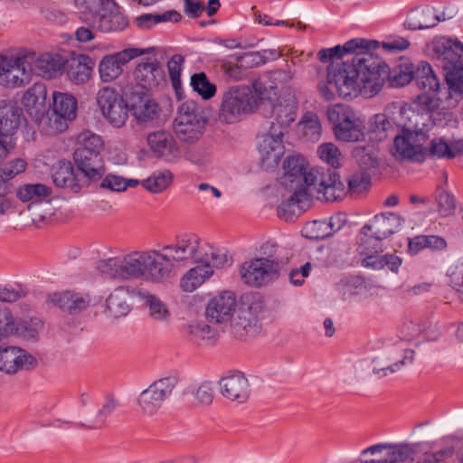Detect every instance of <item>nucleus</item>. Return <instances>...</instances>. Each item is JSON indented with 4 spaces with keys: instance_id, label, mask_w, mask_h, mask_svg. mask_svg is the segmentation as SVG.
Wrapping results in <instances>:
<instances>
[{
    "instance_id": "23",
    "label": "nucleus",
    "mask_w": 463,
    "mask_h": 463,
    "mask_svg": "<svg viewBox=\"0 0 463 463\" xmlns=\"http://www.w3.org/2000/svg\"><path fill=\"white\" fill-rule=\"evenodd\" d=\"M297 118V102L291 99L273 106L269 130L276 129L284 136L288 128Z\"/></svg>"
},
{
    "instance_id": "34",
    "label": "nucleus",
    "mask_w": 463,
    "mask_h": 463,
    "mask_svg": "<svg viewBox=\"0 0 463 463\" xmlns=\"http://www.w3.org/2000/svg\"><path fill=\"white\" fill-rule=\"evenodd\" d=\"M213 273L209 267L197 265L182 276L179 286L183 291L191 293L203 285Z\"/></svg>"
},
{
    "instance_id": "50",
    "label": "nucleus",
    "mask_w": 463,
    "mask_h": 463,
    "mask_svg": "<svg viewBox=\"0 0 463 463\" xmlns=\"http://www.w3.org/2000/svg\"><path fill=\"white\" fill-rule=\"evenodd\" d=\"M173 181V175L169 170L154 173L151 176L142 182L145 189L153 194H159L165 191Z\"/></svg>"
},
{
    "instance_id": "56",
    "label": "nucleus",
    "mask_w": 463,
    "mask_h": 463,
    "mask_svg": "<svg viewBox=\"0 0 463 463\" xmlns=\"http://www.w3.org/2000/svg\"><path fill=\"white\" fill-rule=\"evenodd\" d=\"M388 152L399 162L405 161V130L393 131L389 137Z\"/></svg>"
},
{
    "instance_id": "37",
    "label": "nucleus",
    "mask_w": 463,
    "mask_h": 463,
    "mask_svg": "<svg viewBox=\"0 0 463 463\" xmlns=\"http://www.w3.org/2000/svg\"><path fill=\"white\" fill-rule=\"evenodd\" d=\"M93 67V60L88 55L80 54L71 61L68 71L69 77L77 84L85 83L90 79Z\"/></svg>"
},
{
    "instance_id": "30",
    "label": "nucleus",
    "mask_w": 463,
    "mask_h": 463,
    "mask_svg": "<svg viewBox=\"0 0 463 463\" xmlns=\"http://www.w3.org/2000/svg\"><path fill=\"white\" fill-rule=\"evenodd\" d=\"M53 183L62 188H69L77 193L83 186L85 181H81L75 174L71 162H60L52 173Z\"/></svg>"
},
{
    "instance_id": "39",
    "label": "nucleus",
    "mask_w": 463,
    "mask_h": 463,
    "mask_svg": "<svg viewBox=\"0 0 463 463\" xmlns=\"http://www.w3.org/2000/svg\"><path fill=\"white\" fill-rule=\"evenodd\" d=\"M52 189L43 184H25L19 186L15 191L16 197L24 202L37 203L43 199L50 196Z\"/></svg>"
},
{
    "instance_id": "28",
    "label": "nucleus",
    "mask_w": 463,
    "mask_h": 463,
    "mask_svg": "<svg viewBox=\"0 0 463 463\" xmlns=\"http://www.w3.org/2000/svg\"><path fill=\"white\" fill-rule=\"evenodd\" d=\"M21 122V115L14 107H6L0 110V139L10 141L16 146V132Z\"/></svg>"
},
{
    "instance_id": "1",
    "label": "nucleus",
    "mask_w": 463,
    "mask_h": 463,
    "mask_svg": "<svg viewBox=\"0 0 463 463\" xmlns=\"http://www.w3.org/2000/svg\"><path fill=\"white\" fill-rule=\"evenodd\" d=\"M190 259L211 269L229 264L225 251L208 245L200 246L197 238L189 235L158 250H136L102 260L98 263V269L104 276L115 279H140L162 284L172 277L182 262Z\"/></svg>"
},
{
    "instance_id": "25",
    "label": "nucleus",
    "mask_w": 463,
    "mask_h": 463,
    "mask_svg": "<svg viewBox=\"0 0 463 463\" xmlns=\"http://www.w3.org/2000/svg\"><path fill=\"white\" fill-rule=\"evenodd\" d=\"M344 225L339 215L332 216L327 220H319L307 222L302 229V234L310 240H323L338 232Z\"/></svg>"
},
{
    "instance_id": "40",
    "label": "nucleus",
    "mask_w": 463,
    "mask_h": 463,
    "mask_svg": "<svg viewBox=\"0 0 463 463\" xmlns=\"http://www.w3.org/2000/svg\"><path fill=\"white\" fill-rule=\"evenodd\" d=\"M445 14L436 15L429 9L411 10L409 28L411 30L427 29L435 26L439 21H445Z\"/></svg>"
},
{
    "instance_id": "15",
    "label": "nucleus",
    "mask_w": 463,
    "mask_h": 463,
    "mask_svg": "<svg viewBox=\"0 0 463 463\" xmlns=\"http://www.w3.org/2000/svg\"><path fill=\"white\" fill-rule=\"evenodd\" d=\"M402 222L403 218L393 213L376 215L369 223L362 227L360 236L371 238L382 243L383 240L401 230Z\"/></svg>"
},
{
    "instance_id": "38",
    "label": "nucleus",
    "mask_w": 463,
    "mask_h": 463,
    "mask_svg": "<svg viewBox=\"0 0 463 463\" xmlns=\"http://www.w3.org/2000/svg\"><path fill=\"white\" fill-rule=\"evenodd\" d=\"M147 142L150 148L157 154L158 156L168 157L175 150V143L166 131H156L147 136Z\"/></svg>"
},
{
    "instance_id": "49",
    "label": "nucleus",
    "mask_w": 463,
    "mask_h": 463,
    "mask_svg": "<svg viewBox=\"0 0 463 463\" xmlns=\"http://www.w3.org/2000/svg\"><path fill=\"white\" fill-rule=\"evenodd\" d=\"M188 335L198 345H213L215 341L216 331L203 322H192L188 326Z\"/></svg>"
},
{
    "instance_id": "19",
    "label": "nucleus",
    "mask_w": 463,
    "mask_h": 463,
    "mask_svg": "<svg viewBox=\"0 0 463 463\" xmlns=\"http://www.w3.org/2000/svg\"><path fill=\"white\" fill-rule=\"evenodd\" d=\"M219 389L224 398L239 403L245 402L250 392L248 379L240 372L221 378Z\"/></svg>"
},
{
    "instance_id": "55",
    "label": "nucleus",
    "mask_w": 463,
    "mask_h": 463,
    "mask_svg": "<svg viewBox=\"0 0 463 463\" xmlns=\"http://www.w3.org/2000/svg\"><path fill=\"white\" fill-rule=\"evenodd\" d=\"M317 155L319 158L333 166L338 168L341 165L343 158L342 153L338 146L334 143H323L317 148Z\"/></svg>"
},
{
    "instance_id": "6",
    "label": "nucleus",
    "mask_w": 463,
    "mask_h": 463,
    "mask_svg": "<svg viewBox=\"0 0 463 463\" xmlns=\"http://www.w3.org/2000/svg\"><path fill=\"white\" fill-rule=\"evenodd\" d=\"M52 102L45 114L38 118L40 126L51 133L62 132L76 118L77 99L68 92L53 91Z\"/></svg>"
},
{
    "instance_id": "31",
    "label": "nucleus",
    "mask_w": 463,
    "mask_h": 463,
    "mask_svg": "<svg viewBox=\"0 0 463 463\" xmlns=\"http://www.w3.org/2000/svg\"><path fill=\"white\" fill-rule=\"evenodd\" d=\"M327 118L333 126V131L346 125L364 120V118L353 108L335 104L327 109Z\"/></svg>"
},
{
    "instance_id": "12",
    "label": "nucleus",
    "mask_w": 463,
    "mask_h": 463,
    "mask_svg": "<svg viewBox=\"0 0 463 463\" xmlns=\"http://www.w3.org/2000/svg\"><path fill=\"white\" fill-rule=\"evenodd\" d=\"M154 48H128L120 52L105 55L99 63V73L103 82H111L123 72V66L131 60L151 52Z\"/></svg>"
},
{
    "instance_id": "48",
    "label": "nucleus",
    "mask_w": 463,
    "mask_h": 463,
    "mask_svg": "<svg viewBox=\"0 0 463 463\" xmlns=\"http://www.w3.org/2000/svg\"><path fill=\"white\" fill-rule=\"evenodd\" d=\"M364 120L346 125L343 128L334 130V136L337 141L344 143H355L363 141L365 138Z\"/></svg>"
},
{
    "instance_id": "59",
    "label": "nucleus",
    "mask_w": 463,
    "mask_h": 463,
    "mask_svg": "<svg viewBox=\"0 0 463 463\" xmlns=\"http://www.w3.org/2000/svg\"><path fill=\"white\" fill-rule=\"evenodd\" d=\"M432 156L439 158H454L456 153L451 149L449 144L443 138H434L430 143V148L428 149Z\"/></svg>"
},
{
    "instance_id": "20",
    "label": "nucleus",
    "mask_w": 463,
    "mask_h": 463,
    "mask_svg": "<svg viewBox=\"0 0 463 463\" xmlns=\"http://www.w3.org/2000/svg\"><path fill=\"white\" fill-rule=\"evenodd\" d=\"M34 364L35 359L20 347L9 346L0 349V372L6 374H15Z\"/></svg>"
},
{
    "instance_id": "46",
    "label": "nucleus",
    "mask_w": 463,
    "mask_h": 463,
    "mask_svg": "<svg viewBox=\"0 0 463 463\" xmlns=\"http://www.w3.org/2000/svg\"><path fill=\"white\" fill-rule=\"evenodd\" d=\"M247 313L243 312L241 308L236 311L234 317L231 321V327L233 335L238 337L246 335H254L261 329L260 324H252L251 321L246 318Z\"/></svg>"
},
{
    "instance_id": "57",
    "label": "nucleus",
    "mask_w": 463,
    "mask_h": 463,
    "mask_svg": "<svg viewBox=\"0 0 463 463\" xmlns=\"http://www.w3.org/2000/svg\"><path fill=\"white\" fill-rule=\"evenodd\" d=\"M193 396L198 405H210L213 399V384L212 382L204 381L193 391Z\"/></svg>"
},
{
    "instance_id": "21",
    "label": "nucleus",
    "mask_w": 463,
    "mask_h": 463,
    "mask_svg": "<svg viewBox=\"0 0 463 463\" xmlns=\"http://www.w3.org/2000/svg\"><path fill=\"white\" fill-rule=\"evenodd\" d=\"M48 301L63 312L73 315L87 309L90 305L91 298L88 294L65 290L51 294L48 297Z\"/></svg>"
},
{
    "instance_id": "51",
    "label": "nucleus",
    "mask_w": 463,
    "mask_h": 463,
    "mask_svg": "<svg viewBox=\"0 0 463 463\" xmlns=\"http://www.w3.org/2000/svg\"><path fill=\"white\" fill-rule=\"evenodd\" d=\"M239 308L247 314H251L260 321L265 309L264 299L258 293L245 294L241 298Z\"/></svg>"
},
{
    "instance_id": "43",
    "label": "nucleus",
    "mask_w": 463,
    "mask_h": 463,
    "mask_svg": "<svg viewBox=\"0 0 463 463\" xmlns=\"http://www.w3.org/2000/svg\"><path fill=\"white\" fill-rule=\"evenodd\" d=\"M392 128L388 124L385 116L377 113L372 116L367 122V134L375 142H382L389 137Z\"/></svg>"
},
{
    "instance_id": "60",
    "label": "nucleus",
    "mask_w": 463,
    "mask_h": 463,
    "mask_svg": "<svg viewBox=\"0 0 463 463\" xmlns=\"http://www.w3.org/2000/svg\"><path fill=\"white\" fill-rule=\"evenodd\" d=\"M18 323L9 310H0V338L16 334L19 331Z\"/></svg>"
},
{
    "instance_id": "17",
    "label": "nucleus",
    "mask_w": 463,
    "mask_h": 463,
    "mask_svg": "<svg viewBox=\"0 0 463 463\" xmlns=\"http://www.w3.org/2000/svg\"><path fill=\"white\" fill-rule=\"evenodd\" d=\"M236 307L235 294L232 291H222L208 302L205 315L211 323H224L232 318Z\"/></svg>"
},
{
    "instance_id": "7",
    "label": "nucleus",
    "mask_w": 463,
    "mask_h": 463,
    "mask_svg": "<svg viewBox=\"0 0 463 463\" xmlns=\"http://www.w3.org/2000/svg\"><path fill=\"white\" fill-rule=\"evenodd\" d=\"M205 125L206 119L203 109L194 102L188 100L180 106L174 121V129L182 142L190 144L202 137Z\"/></svg>"
},
{
    "instance_id": "52",
    "label": "nucleus",
    "mask_w": 463,
    "mask_h": 463,
    "mask_svg": "<svg viewBox=\"0 0 463 463\" xmlns=\"http://www.w3.org/2000/svg\"><path fill=\"white\" fill-rule=\"evenodd\" d=\"M303 135L310 141H317L321 136L320 120L315 113H306L298 124Z\"/></svg>"
},
{
    "instance_id": "11",
    "label": "nucleus",
    "mask_w": 463,
    "mask_h": 463,
    "mask_svg": "<svg viewBox=\"0 0 463 463\" xmlns=\"http://www.w3.org/2000/svg\"><path fill=\"white\" fill-rule=\"evenodd\" d=\"M97 104L103 117L115 128L123 127L128 118V106L123 97L111 87H103L97 93Z\"/></svg>"
},
{
    "instance_id": "8",
    "label": "nucleus",
    "mask_w": 463,
    "mask_h": 463,
    "mask_svg": "<svg viewBox=\"0 0 463 463\" xmlns=\"http://www.w3.org/2000/svg\"><path fill=\"white\" fill-rule=\"evenodd\" d=\"M361 257V265L364 268L379 270L385 266L392 272H397L402 264V258L392 254L381 255L383 251L382 243L371 238L359 236L356 249Z\"/></svg>"
},
{
    "instance_id": "63",
    "label": "nucleus",
    "mask_w": 463,
    "mask_h": 463,
    "mask_svg": "<svg viewBox=\"0 0 463 463\" xmlns=\"http://www.w3.org/2000/svg\"><path fill=\"white\" fill-rule=\"evenodd\" d=\"M438 212L441 216L450 215L455 209L454 198L449 193L441 190L437 196Z\"/></svg>"
},
{
    "instance_id": "64",
    "label": "nucleus",
    "mask_w": 463,
    "mask_h": 463,
    "mask_svg": "<svg viewBox=\"0 0 463 463\" xmlns=\"http://www.w3.org/2000/svg\"><path fill=\"white\" fill-rule=\"evenodd\" d=\"M370 181L371 174L361 171L351 175L348 180V186L353 192L360 193L367 188Z\"/></svg>"
},
{
    "instance_id": "36",
    "label": "nucleus",
    "mask_w": 463,
    "mask_h": 463,
    "mask_svg": "<svg viewBox=\"0 0 463 463\" xmlns=\"http://www.w3.org/2000/svg\"><path fill=\"white\" fill-rule=\"evenodd\" d=\"M445 270L450 286L463 301V253L452 255L446 262Z\"/></svg>"
},
{
    "instance_id": "54",
    "label": "nucleus",
    "mask_w": 463,
    "mask_h": 463,
    "mask_svg": "<svg viewBox=\"0 0 463 463\" xmlns=\"http://www.w3.org/2000/svg\"><path fill=\"white\" fill-rule=\"evenodd\" d=\"M77 143L79 145L77 149L99 154L103 149V140L101 137L90 130H84L80 133L77 137Z\"/></svg>"
},
{
    "instance_id": "27",
    "label": "nucleus",
    "mask_w": 463,
    "mask_h": 463,
    "mask_svg": "<svg viewBox=\"0 0 463 463\" xmlns=\"http://www.w3.org/2000/svg\"><path fill=\"white\" fill-rule=\"evenodd\" d=\"M128 25V21L127 17L115 4V6L108 7L107 11H102L90 26L96 27L104 33H111L122 31Z\"/></svg>"
},
{
    "instance_id": "10",
    "label": "nucleus",
    "mask_w": 463,
    "mask_h": 463,
    "mask_svg": "<svg viewBox=\"0 0 463 463\" xmlns=\"http://www.w3.org/2000/svg\"><path fill=\"white\" fill-rule=\"evenodd\" d=\"M177 383V377L167 376L151 383L138 396L137 402L141 411L148 415L156 413L172 395Z\"/></svg>"
},
{
    "instance_id": "3",
    "label": "nucleus",
    "mask_w": 463,
    "mask_h": 463,
    "mask_svg": "<svg viewBox=\"0 0 463 463\" xmlns=\"http://www.w3.org/2000/svg\"><path fill=\"white\" fill-rule=\"evenodd\" d=\"M379 48V42L355 38L344 44V50L352 53L341 64L328 70L327 80L334 85L339 97L353 99L359 95L369 99L377 95L383 84L381 61L373 52Z\"/></svg>"
},
{
    "instance_id": "32",
    "label": "nucleus",
    "mask_w": 463,
    "mask_h": 463,
    "mask_svg": "<svg viewBox=\"0 0 463 463\" xmlns=\"http://www.w3.org/2000/svg\"><path fill=\"white\" fill-rule=\"evenodd\" d=\"M46 99L45 86L42 83H35L24 94L23 104L31 115L41 118L45 109Z\"/></svg>"
},
{
    "instance_id": "53",
    "label": "nucleus",
    "mask_w": 463,
    "mask_h": 463,
    "mask_svg": "<svg viewBox=\"0 0 463 463\" xmlns=\"http://www.w3.org/2000/svg\"><path fill=\"white\" fill-rule=\"evenodd\" d=\"M191 86L203 99H210L216 93V86L210 82L204 72L192 75Z\"/></svg>"
},
{
    "instance_id": "2",
    "label": "nucleus",
    "mask_w": 463,
    "mask_h": 463,
    "mask_svg": "<svg viewBox=\"0 0 463 463\" xmlns=\"http://www.w3.org/2000/svg\"><path fill=\"white\" fill-rule=\"evenodd\" d=\"M283 170L280 184L290 194L279 204L278 213L287 222L306 211L313 198L334 202L344 195V184L336 172L310 166L300 156L288 157Z\"/></svg>"
},
{
    "instance_id": "35",
    "label": "nucleus",
    "mask_w": 463,
    "mask_h": 463,
    "mask_svg": "<svg viewBox=\"0 0 463 463\" xmlns=\"http://www.w3.org/2000/svg\"><path fill=\"white\" fill-rule=\"evenodd\" d=\"M75 5L80 12L81 19L91 25L102 11L115 6V2L113 0H75Z\"/></svg>"
},
{
    "instance_id": "13",
    "label": "nucleus",
    "mask_w": 463,
    "mask_h": 463,
    "mask_svg": "<svg viewBox=\"0 0 463 463\" xmlns=\"http://www.w3.org/2000/svg\"><path fill=\"white\" fill-rule=\"evenodd\" d=\"M361 463H405L404 442H380L360 452Z\"/></svg>"
},
{
    "instance_id": "18",
    "label": "nucleus",
    "mask_w": 463,
    "mask_h": 463,
    "mask_svg": "<svg viewBox=\"0 0 463 463\" xmlns=\"http://www.w3.org/2000/svg\"><path fill=\"white\" fill-rule=\"evenodd\" d=\"M74 161L86 182L99 181L105 174L103 159L99 153L76 149L73 154Z\"/></svg>"
},
{
    "instance_id": "16",
    "label": "nucleus",
    "mask_w": 463,
    "mask_h": 463,
    "mask_svg": "<svg viewBox=\"0 0 463 463\" xmlns=\"http://www.w3.org/2000/svg\"><path fill=\"white\" fill-rule=\"evenodd\" d=\"M283 136L274 129L261 137L259 143L261 166L266 170L276 167L284 155Z\"/></svg>"
},
{
    "instance_id": "26",
    "label": "nucleus",
    "mask_w": 463,
    "mask_h": 463,
    "mask_svg": "<svg viewBox=\"0 0 463 463\" xmlns=\"http://www.w3.org/2000/svg\"><path fill=\"white\" fill-rule=\"evenodd\" d=\"M429 138L423 128L407 127V160L423 162L428 154L424 146Z\"/></svg>"
},
{
    "instance_id": "44",
    "label": "nucleus",
    "mask_w": 463,
    "mask_h": 463,
    "mask_svg": "<svg viewBox=\"0 0 463 463\" xmlns=\"http://www.w3.org/2000/svg\"><path fill=\"white\" fill-rule=\"evenodd\" d=\"M382 115L385 116L393 131L405 130V102L393 101L389 103Z\"/></svg>"
},
{
    "instance_id": "24",
    "label": "nucleus",
    "mask_w": 463,
    "mask_h": 463,
    "mask_svg": "<svg viewBox=\"0 0 463 463\" xmlns=\"http://www.w3.org/2000/svg\"><path fill=\"white\" fill-rule=\"evenodd\" d=\"M164 77V71L156 58L140 62L134 71L137 83L146 90L157 87Z\"/></svg>"
},
{
    "instance_id": "58",
    "label": "nucleus",
    "mask_w": 463,
    "mask_h": 463,
    "mask_svg": "<svg viewBox=\"0 0 463 463\" xmlns=\"http://www.w3.org/2000/svg\"><path fill=\"white\" fill-rule=\"evenodd\" d=\"M184 58L181 54H175L167 62V70L173 87L177 90L181 87V72Z\"/></svg>"
},
{
    "instance_id": "47",
    "label": "nucleus",
    "mask_w": 463,
    "mask_h": 463,
    "mask_svg": "<svg viewBox=\"0 0 463 463\" xmlns=\"http://www.w3.org/2000/svg\"><path fill=\"white\" fill-rule=\"evenodd\" d=\"M181 14L170 10L162 14H144L135 18L136 25L140 29H150L153 25L165 22H178Z\"/></svg>"
},
{
    "instance_id": "33",
    "label": "nucleus",
    "mask_w": 463,
    "mask_h": 463,
    "mask_svg": "<svg viewBox=\"0 0 463 463\" xmlns=\"http://www.w3.org/2000/svg\"><path fill=\"white\" fill-rule=\"evenodd\" d=\"M131 110L137 122L146 124L155 121L160 115L158 105L147 97H138L131 104Z\"/></svg>"
},
{
    "instance_id": "14",
    "label": "nucleus",
    "mask_w": 463,
    "mask_h": 463,
    "mask_svg": "<svg viewBox=\"0 0 463 463\" xmlns=\"http://www.w3.org/2000/svg\"><path fill=\"white\" fill-rule=\"evenodd\" d=\"M33 68L25 57L0 59V84L5 87H20L31 80Z\"/></svg>"
},
{
    "instance_id": "41",
    "label": "nucleus",
    "mask_w": 463,
    "mask_h": 463,
    "mask_svg": "<svg viewBox=\"0 0 463 463\" xmlns=\"http://www.w3.org/2000/svg\"><path fill=\"white\" fill-rule=\"evenodd\" d=\"M62 65L63 61L60 55L44 53L36 59L33 70L42 77L52 78Z\"/></svg>"
},
{
    "instance_id": "62",
    "label": "nucleus",
    "mask_w": 463,
    "mask_h": 463,
    "mask_svg": "<svg viewBox=\"0 0 463 463\" xmlns=\"http://www.w3.org/2000/svg\"><path fill=\"white\" fill-rule=\"evenodd\" d=\"M100 187L112 192L120 193L127 190V182L122 176L109 174L102 179Z\"/></svg>"
},
{
    "instance_id": "45",
    "label": "nucleus",
    "mask_w": 463,
    "mask_h": 463,
    "mask_svg": "<svg viewBox=\"0 0 463 463\" xmlns=\"http://www.w3.org/2000/svg\"><path fill=\"white\" fill-rule=\"evenodd\" d=\"M353 156L361 171L372 174L379 165V159L370 146H355L353 150Z\"/></svg>"
},
{
    "instance_id": "5",
    "label": "nucleus",
    "mask_w": 463,
    "mask_h": 463,
    "mask_svg": "<svg viewBox=\"0 0 463 463\" xmlns=\"http://www.w3.org/2000/svg\"><path fill=\"white\" fill-rule=\"evenodd\" d=\"M257 108V99L250 87L232 86L222 92L218 118L226 124L241 121Z\"/></svg>"
},
{
    "instance_id": "22",
    "label": "nucleus",
    "mask_w": 463,
    "mask_h": 463,
    "mask_svg": "<svg viewBox=\"0 0 463 463\" xmlns=\"http://www.w3.org/2000/svg\"><path fill=\"white\" fill-rule=\"evenodd\" d=\"M412 80L426 93L432 91L439 97V91H441L439 80L426 61H421L416 69L411 64H407V84Z\"/></svg>"
},
{
    "instance_id": "42",
    "label": "nucleus",
    "mask_w": 463,
    "mask_h": 463,
    "mask_svg": "<svg viewBox=\"0 0 463 463\" xmlns=\"http://www.w3.org/2000/svg\"><path fill=\"white\" fill-rule=\"evenodd\" d=\"M145 304L148 307L149 317L162 324H168L171 320V312L166 304L158 297L146 293L143 295Z\"/></svg>"
},
{
    "instance_id": "61",
    "label": "nucleus",
    "mask_w": 463,
    "mask_h": 463,
    "mask_svg": "<svg viewBox=\"0 0 463 463\" xmlns=\"http://www.w3.org/2000/svg\"><path fill=\"white\" fill-rule=\"evenodd\" d=\"M20 334L24 338L35 341L38 337L39 332L43 327V323L40 320H31L30 322H23L18 324Z\"/></svg>"
},
{
    "instance_id": "29",
    "label": "nucleus",
    "mask_w": 463,
    "mask_h": 463,
    "mask_svg": "<svg viewBox=\"0 0 463 463\" xmlns=\"http://www.w3.org/2000/svg\"><path fill=\"white\" fill-rule=\"evenodd\" d=\"M129 289L127 287H117L106 300L105 312L111 317L126 316L130 311L128 303Z\"/></svg>"
},
{
    "instance_id": "4",
    "label": "nucleus",
    "mask_w": 463,
    "mask_h": 463,
    "mask_svg": "<svg viewBox=\"0 0 463 463\" xmlns=\"http://www.w3.org/2000/svg\"><path fill=\"white\" fill-rule=\"evenodd\" d=\"M463 55V44L460 42L448 40L443 44V52L439 58L443 60L447 88L439 91V97L430 98L426 94L418 95L417 100L423 105V110H434L439 106L443 109L456 107L463 95V65L460 57Z\"/></svg>"
},
{
    "instance_id": "9",
    "label": "nucleus",
    "mask_w": 463,
    "mask_h": 463,
    "mask_svg": "<svg viewBox=\"0 0 463 463\" xmlns=\"http://www.w3.org/2000/svg\"><path fill=\"white\" fill-rule=\"evenodd\" d=\"M279 262L269 258H257L245 261L240 267L241 280L254 288L266 286L279 276Z\"/></svg>"
}]
</instances>
